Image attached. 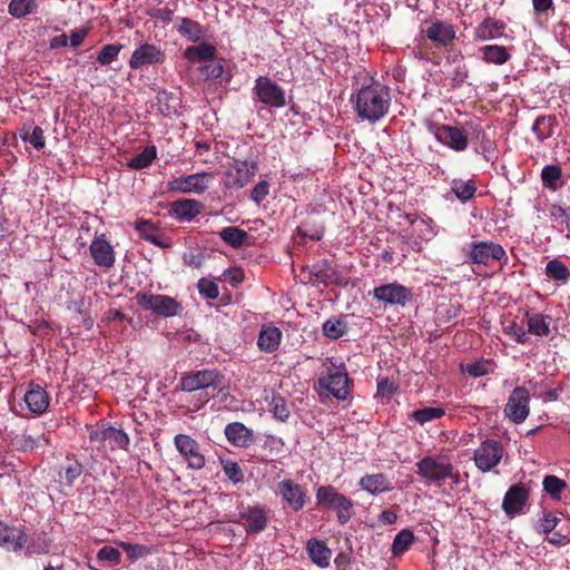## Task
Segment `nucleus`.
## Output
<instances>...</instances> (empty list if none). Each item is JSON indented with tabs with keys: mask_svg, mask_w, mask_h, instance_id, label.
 I'll use <instances>...</instances> for the list:
<instances>
[{
	"mask_svg": "<svg viewBox=\"0 0 570 570\" xmlns=\"http://www.w3.org/2000/svg\"><path fill=\"white\" fill-rule=\"evenodd\" d=\"M391 99L390 87L379 81H372L368 85H363L351 101L357 117L375 124L389 112Z\"/></svg>",
	"mask_w": 570,
	"mask_h": 570,
	"instance_id": "obj_1",
	"label": "nucleus"
},
{
	"mask_svg": "<svg viewBox=\"0 0 570 570\" xmlns=\"http://www.w3.org/2000/svg\"><path fill=\"white\" fill-rule=\"evenodd\" d=\"M415 472L426 485L441 487L450 480L460 483V472L454 468L450 456L444 454L425 455L415 463Z\"/></svg>",
	"mask_w": 570,
	"mask_h": 570,
	"instance_id": "obj_2",
	"label": "nucleus"
},
{
	"mask_svg": "<svg viewBox=\"0 0 570 570\" xmlns=\"http://www.w3.org/2000/svg\"><path fill=\"white\" fill-rule=\"evenodd\" d=\"M320 397L332 395L340 401H345L351 393L352 382L343 364L331 363L324 374L317 380Z\"/></svg>",
	"mask_w": 570,
	"mask_h": 570,
	"instance_id": "obj_3",
	"label": "nucleus"
},
{
	"mask_svg": "<svg viewBox=\"0 0 570 570\" xmlns=\"http://www.w3.org/2000/svg\"><path fill=\"white\" fill-rule=\"evenodd\" d=\"M315 499L318 507L335 511L341 524H346L354 514L353 501L333 485L320 487Z\"/></svg>",
	"mask_w": 570,
	"mask_h": 570,
	"instance_id": "obj_4",
	"label": "nucleus"
},
{
	"mask_svg": "<svg viewBox=\"0 0 570 570\" xmlns=\"http://www.w3.org/2000/svg\"><path fill=\"white\" fill-rule=\"evenodd\" d=\"M530 483L518 482L512 484L502 500V510L509 519L525 514L530 509Z\"/></svg>",
	"mask_w": 570,
	"mask_h": 570,
	"instance_id": "obj_5",
	"label": "nucleus"
},
{
	"mask_svg": "<svg viewBox=\"0 0 570 570\" xmlns=\"http://www.w3.org/2000/svg\"><path fill=\"white\" fill-rule=\"evenodd\" d=\"M138 305L145 311H151L161 317H173L183 311L181 304L174 297L153 293H138L136 295Z\"/></svg>",
	"mask_w": 570,
	"mask_h": 570,
	"instance_id": "obj_6",
	"label": "nucleus"
},
{
	"mask_svg": "<svg viewBox=\"0 0 570 570\" xmlns=\"http://www.w3.org/2000/svg\"><path fill=\"white\" fill-rule=\"evenodd\" d=\"M179 386L183 391L194 392L208 387L222 391L225 386V377L217 370H200L180 377Z\"/></svg>",
	"mask_w": 570,
	"mask_h": 570,
	"instance_id": "obj_7",
	"label": "nucleus"
},
{
	"mask_svg": "<svg viewBox=\"0 0 570 570\" xmlns=\"http://www.w3.org/2000/svg\"><path fill=\"white\" fill-rule=\"evenodd\" d=\"M504 454L505 449L501 441L487 439L474 450V464L481 472H490L500 464Z\"/></svg>",
	"mask_w": 570,
	"mask_h": 570,
	"instance_id": "obj_8",
	"label": "nucleus"
},
{
	"mask_svg": "<svg viewBox=\"0 0 570 570\" xmlns=\"http://www.w3.org/2000/svg\"><path fill=\"white\" fill-rule=\"evenodd\" d=\"M370 295L385 305L405 306L413 301L412 289L396 282L376 286Z\"/></svg>",
	"mask_w": 570,
	"mask_h": 570,
	"instance_id": "obj_9",
	"label": "nucleus"
},
{
	"mask_svg": "<svg viewBox=\"0 0 570 570\" xmlns=\"http://www.w3.org/2000/svg\"><path fill=\"white\" fill-rule=\"evenodd\" d=\"M253 91L258 100L266 106L281 108L286 105L284 89L268 77L259 76Z\"/></svg>",
	"mask_w": 570,
	"mask_h": 570,
	"instance_id": "obj_10",
	"label": "nucleus"
},
{
	"mask_svg": "<svg viewBox=\"0 0 570 570\" xmlns=\"http://www.w3.org/2000/svg\"><path fill=\"white\" fill-rule=\"evenodd\" d=\"M432 132L435 139L454 151H464L469 145V138L462 127L452 125H434Z\"/></svg>",
	"mask_w": 570,
	"mask_h": 570,
	"instance_id": "obj_11",
	"label": "nucleus"
},
{
	"mask_svg": "<svg viewBox=\"0 0 570 570\" xmlns=\"http://www.w3.org/2000/svg\"><path fill=\"white\" fill-rule=\"evenodd\" d=\"M174 445L189 469L200 470L205 466V455L200 452V445L195 439L187 434H177L174 438Z\"/></svg>",
	"mask_w": 570,
	"mask_h": 570,
	"instance_id": "obj_12",
	"label": "nucleus"
},
{
	"mask_svg": "<svg viewBox=\"0 0 570 570\" xmlns=\"http://www.w3.org/2000/svg\"><path fill=\"white\" fill-rule=\"evenodd\" d=\"M257 171L256 163L234 160L225 171L224 185L228 189H239L247 185Z\"/></svg>",
	"mask_w": 570,
	"mask_h": 570,
	"instance_id": "obj_13",
	"label": "nucleus"
},
{
	"mask_svg": "<svg viewBox=\"0 0 570 570\" xmlns=\"http://www.w3.org/2000/svg\"><path fill=\"white\" fill-rule=\"evenodd\" d=\"M529 403V391L522 386L515 387L504 406L505 416L515 424L524 422L530 412Z\"/></svg>",
	"mask_w": 570,
	"mask_h": 570,
	"instance_id": "obj_14",
	"label": "nucleus"
},
{
	"mask_svg": "<svg viewBox=\"0 0 570 570\" xmlns=\"http://www.w3.org/2000/svg\"><path fill=\"white\" fill-rule=\"evenodd\" d=\"M213 175L209 173H196L187 176H180L170 180L167 185L170 191L184 194H203L209 186Z\"/></svg>",
	"mask_w": 570,
	"mask_h": 570,
	"instance_id": "obj_15",
	"label": "nucleus"
},
{
	"mask_svg": "<svg viewBox=\"0 0 570 570\" xmlns=\"http://www.w3.org/2000/svg\"><path fill=\"white\" fill-rule=\"evenodd\" d=\"M468 258L473 264L490 265L491 261L507 259L504 248L494 242L472 243L468 252Z\"/></svg>",
	"mask_w": 570,
	"mask_h": 570,
	"instance_id": "obj_16",
	"label": "nucleus"
},
{
	"mask_svg": "<svg viewBox=\"0 0 570 570\" xmlns=\"http://www.w3.org/2000/svg\"><path fill=\"white\" fill-rule=\"evenodd\" d=\"M309 281L324 285L342 286L347 284L345 276L328 259H321L311 266Z\"/></svg>",
	"mask_w": 570,
	"mask_h": 570,
	"instance_id": "obj_17",
	"label": "nucleus"
},
{
	"mask_svg": "<svg viewBox=\"0 0 570 570\" xmlns=\"http://www.w3.org/2000/svg\"><path fill=\"white\" fill-rule=\"evenodd\" d=\"M422 35L436 48H445L454 41L456 31L452 23L442 20H434L422 30Z\"/></svg>",
	"mask_w": 570,
	"mask_h": 570,
	"instance_id": "obj_18",
	"label": "nucleus"
},
{
	"mask_svg": "<svg viewBox=\"0 0 570 570\" xmlns=\"http://www.w3.org/2000/svg\"><path fill=\"white\" fill-rule=\"evenodd\" d=\"M277 493L283 502L294 511L302 510L308 501L306 490L291 479L278 482Z\"/></svg>",
	"mask_w": 570,
	"mask_h": 570,
	"instance_id": "obj_19",
	"label": "nucleus"
},
{
	"mask_svg": "<svg viewBox=\"0 0 570 570\" xmlns=\"http://www.w3.org/2000/svg\"><path fill=\"white\" fill-rule=\"evenodd\" d=\"M164 61L165 52L159 47L144 43L134 50L128 63L131 69L138 70L145 66L159 65Z\"/></svg>",
	"mask_w": 570,
	"mask_h": 570,
	"instance_id": "obj_20",
	"label": "nucleus"
},
{
	"mask_svg": "<svg viewBox=\"0 0 570 570\" xmlns=\"http://www.w3.org/2000/svg\"><path fill=\"white\" fill-rule=\"evenodd\" d=\"M224 434L227 441L236 448L247 449L255 442L253 430L242 422L228 423L224 429Z\"/></svg>",
	"mask_w": 570,
	"mask_h": 570,
	"instance_id": "obj_21",
	"label": "nucleus"
},
{
	"mask_svg": "<svg viewBox=\"0 0 570 570\" xmlns=\"http://www.w3.org/2000/svg\"><path fill=\"white\" fill-rule=\"evenodd\" d=\"M23 400L28 410L36 415L46 413L50 403L47 391L41 385L35 383L29 384Z\"/></svg>",
	"mask_w": 570,
	"mask_h": 570,
	"instance_id": "obj_22",
	"label": "nucleus"
},
{
	"mask_svg": "<svg viewBox=\"0 0 570 570\" xmlns=\"http://www.w3.org/2000/svg\"><path fill=\"white\" fill-rule=\"evenodd\" d=\"M89 439L108 442L111 450L121 449L127 451L130 443L128 434L124 430L114 426L94 431Z\"/></svg>",
	"mask_w": 570,
	"mask_h": 570,
	"instance_id": "obj_23",
	"label": "nucleus"
},
{
	"mask_svg": "<svg viewBox=\"0 0 570 570\" xmlns=\"http://www.w3.org/2000/svg\"><path fill=\"white\" fill-rule=\"evenodd\" d=\"M204 209V205L196 199L183 198L170 204L169 214L178 222H190Z\"/></svg>",
	"mask_w": 570,
	"mask_h": 570,
	"instance_id": "obj_24",
	"label": "nucleus"
},
{
	"mask_svg": "<svg viewBox=\"0 0 570 570\" xmlns=\"http://www.w3.org/2000/svg\"><path fill=\"white\" fill-rule=\"evenodd\" d=\"M248 533L262 532L268 522L267 511L263 505L248 507L242 514Z\"/></svg>",
	"mask_w": 570,
	"mask_h": 570,
	"instance_id": "obj_25",
	"label": "nucleus"
},
{
	"mask_svg": "<svg viewBox=\"0 0 570 570\" xmlns=\"http://www.w3.org/2000/svg\"><path fill=\"white\" fill-rule=\"evenodd\" d=\"M135 228L140 238L151 243L160 248L169 246L168 238L161 233V230L149 219H138Z\"/></svg>",
	"mask_w": 570,
	"mask_h": 570,
	"instance_id": "obj_26",
	"label": "nucleus"
},
{
	"mask_svg": "<svg viewBox=\"0 0 570 570\" xmlns=\"http://www.w3.org/2000/svg\"><path fill=\"white\" fill-rule=\"evenodd\" d=\"M89 250L97 265L108 268L114 266L116 258L112 246L102 236L92 240Z\"/></svg>",
	"mask_w": 570,
	"mask_h": 570,
	"instance_id": "obj_27",
	"label": "nucleus"
},
{
	"mask_svg": "<svg viewBox=\"0 0 570 570\" xmlns=\"http://www.w3.org/2000/svg\"><path fill=\"white\" fill-rule=\"evenodd\" d=\"M507 24L492 17H487L474 30V39L479 41H488L502 37Z\"/></svg>",
	"mask_w": 570,
	"mask_h": 570,
	"instance_id": "obj_28",
	"label": "nucleus"
},
{
	"mask_svg": "<svg viewBox=\"0 0 570 570\" xmlns=\"http://www.w3.org/2000/svg\"><path fill=\"white\" fill-rule=\"evenodd\" d=\"M306 552L311 561L320 568H327L332 559V550L326 543L312 538L306 543Z\"/></svg>",
	"mask_w": 570,
	"mask_h": 570,
	"instance_id": "obj_29",
	"label": "nucleus"
},
{
	"mask_svg": "<svg viewBox=\"0 0 570 570\" xmlns=\"http://www.w3.org/2000/svg\"><path fill=\"white\" fill-rule=\"evenodd\" d=\"M358 487L372 495H379L392 490L390 480L383 473L365 474L360 479Z\"/></svg>",
	"mask_w": 570,
	"mask_h": 570,
	"instance_id": "obj_30",
	"label": "nucleus"
},
{
	"mask_svg": "<svg viewBox=\"0 0 570 570\" xmlns=\"http://www.w3.org/2000/svg\"><path fill=\"white\" fill-rule=\"evenodd\" d=\"M524 317L529 337L530 335L542 337L550 334V326L552 323V317L550 315L525 312Z\"/></svg>",
	"mask_w": 570,
	"mask_h": 570,
	"instance_id": "obj_31",
	"label": "nucleus"
},
{
	"mask_svg": "<svg viewBox=\"0 0 570 570\" xmlns=\"http://www.w3.org/2000/svg\"><path fill=\"white\" fill-rule=\"evenodd\" d=\"M26 541V534L21 530L0 522V547L17 551L24 546Z\"/></svg>",
	"mask_w": 570,
	"mask_h": 570,
	"instance_id": "obj_32",
	"label": "nucleus"
},
{
	"mask_svg": "<svg viewBox=\"0 0 570 570\" xmlns=\"http://www.w3.org/2000/svg\"><path fill=\"white\" fill-rule=\"evenodd\" d=\"M282 331L273 325H263L258 335L257 345L265 353H273L282 341Z\"/></svg>",
	"mask_w": 570,
	"mask_h": 570,
	"instance_id": "obj_33",
	"label": "nucleus"
},
{
	"mask_svg": "<svg viewBox=\"0 0 570 570\" xmlns=\"http://www.w3.org/2000/svg\"><path fill=\"white\" fill-rule=\"evenodd\" d=\"M557 126L558 119L556 115L539 116L533 122L532 131L537 139L542 142L553 136Z\"/></svg>",
	"mask_w": 570,
	"mask_h": 570,
	"instance_id": "obj_34",
	"label": "nucleus"
},
{
	"mask_svg": "<svg viewBox=\"0 0 570 570\" xmlns=\"http://www.w3.org/2000/svg\"><path fill=\"white\" fill-rule=\"evenodd\" d=\"M481 58L487 63L504 65L511 58L510 52L503 46L487 45L480 48Z\"/></svg>",
	"mask_w": 570,
	"mask_h": 570,
	"instance_id": "obj_35",
	"label": "nucleus"
},
{
	"mask_svg": "<svg viewBox=\"0 0 570 570\" xmlns=\"http://www.w3.org/2000/svg\"><path fill=\"white\" fill-rule=\"evenodd\" d=\"M462 312L459 303L443 302L435 309L436 320L440 324H454L458 322Z\"/></svg>",
	"mask_w": 570,
	"mask_h": 570,
	"instance_id": "obj_36",
	"label": "nucleus"
},
{
	"mask_svg": "<svg viewBox=\"0 0 570 570\" xmlns=\"http://www.w3.org/2000/svg\"><path fill=\"white\" fill-rule=\"evenodd\" d=\"M544 274L549 279L560 284H566L570 281V269L559 258H553L547 263Z\"/></svg>",
	"mask_w": 570,
	"mask_h": 570,
	"instance_id": "obj_37",
	"label": "nucleus"
},
{
	"mask_svg": "<svg viewBox=\"0 0 570 570\" xmlns=\"http://www.w3.org/2000/svg\"><path fill=\"white\" fill-rule=\"evenodd\" d=\"M215 55L216 48L207 42H202L198 46L187 47L184 51V57L191 63L214 59Z\"/></svg>",
	"mask_w": 570,
	"mask_h": 570,
	"instance_id": "obj_38",
	"label": "nucleus"
},
{
	"mask_svg": "<svg viewBox=\"0 0 570 570\" xmlns=\"http://www.w3.org/2000/svg\"><path fill=\"white\" fill-rule=\"evenodd\" d=\"M268 401V410L274 419L279 422H286L291 416V407L287 401L279 394L273 392Z\"/></svg>",
	"mask_w": 570,
	"mask_h": 570,
	"instance_id": "obj_39",
	"label": "nucleus"
},
{
	"mask_svg": "<svg viewBox=\"0 0 570 570\" xmlns=\"http://www.w3.org/2000/svg\"><path fill=\"white\" fill-rule=\"evenodd\" d=\"M179 26L177 28L178 32L186 37L190 41H199L206 37L205 29L195 20L189 18H179Z\"/></svg>",
	"mask_w": 570,
	"mask_h": 570,
	"instance_id": "obj_40",
	"label": "nucleus"
},
{
	"mask_svg": "<svg viewBox=\"0 0 570 570\" xmlns=\"http://www.w3.org/2000/svg\"><path fill=\"white\" fill-rule=\"evenodd\" d=\"M445 415V410L441 406H425L413 411L410 419L414 420L421 425L439 420Z\"/></svg>",
	"mask_w": 570,
	"mask_h": 570,
	"instance_id": "obj_41",
	"label": "nucleus"
},
{
	"mask_svg": "<svg viewBox=\"0 0 570 570\" xmlns=\"http://www.w3.org/2000/svg\"><path fill=\"white\" fill-rule=\"evenodd\" d=\"M219 237L233 248H239L248 237L246 230L240 229L236 226H228L223 228L219 233Z\"/></svg>",
	"mask_w": 570,
	"mask_h": 570,
	"instance_id": "obj_42",
	"label": "nucleus"
},
{
	"mask_svg": "<svg viewBox=\"0 0 570 570\" xmlns=\"http://www.w3.org/2000/svg\"><path fill=\"white\" fill-rule=\"evenodd\" d=\"M543 491L547 492L552 500L560 501L562 492L567 489L568 484L564 480L557 475H546L542 481Z\"/></svg>",
	"mask_w": 570,
	"mask_h": 570,
	"instance_id": "obj_43",
	"label": "nucleus"
},
{
	"mask_svg": "<svg viewBox=\"0 0 570 570\" xmlns=\"http://www.w3.org/2000/svg\"><path fill=\"white\" fill-rule=\"evenodd\" d=\"M451 190L462 202H468L474 197L476 185L474 180L453 179L451 183Z\"/></svg>",
	"mask_w": 570,
	"mask_h": 570,
	"instance_id": "obj_44",
	"label": "nucleus"
},
{
	"mask_svg": "<svg viewBox=\"0 0 570 570\" xmlns=\"http://www.w3.org/2000/svg\"><path fill=\"white\" fill-rule=\"evenodd\" d=\"M157 156V150L155 146L146 147L140 154L130 158L127 163V166L131 169H144L149 167Z\"/></svg>",
	"mask_w": 570,
	"mask_h": 570,
	"instance_id": "obj_45",
	"label": "nucleus"
},
{
	"mask_svg": "<svg viewBox=\"0 0 570 570\" xmlns=\"http://www.w3.org/2000/svg\"><path fill=\"white\" fill-rule=\"evenodd\" d=\"M36 9V0H11L8 7L9 13L16 19L24 18L33 13Z\"/></svg>",
	"mask_w": 570,
	"mask_h": 570,
	"instance_id": "obj_46",
	"label": "nucleus"
},
{
	"mask_svg": "<svg viewBox=\"0 0 570 570\" xmlns=\"http://www.w3.org/2000/svg\"><path fill=\"white\" fill-rule=\"evenodd\" d=\"M414 539H415L414 534L411 530L403 529L402 531H400L393 540L392 549H391L392 554L401 556L404 552H406L410 549V547L413 544Z\"/></svg>",
	"mask_w": 570,
	"mask_h": 570,
	"instance_id": "obj_47",
	"label": "nucleus"
},
{
	"mask_svg": "<svg viewBox=\"0 0 570 570\" xmlns=\"http://www.w3.org/2000/svg\"><path fill=\"white\" fill-rule=\"evenodd\" d=\"M461 371L479 377L492 371L491 358H475L472 363L461 364Z\"/></svg>",
	"mask_w": 570,
	"mask_h": 570,
	"instance_id": "obj_48",
	"label": "nucleus"
},
{
	"mask_svg": "<svg viewBox=\"0 0 570 570\" xmlns=\"http://www.w3.org/2000/svg\"><path fill=\"white\" fill-rule=\"evenodd\" d=\"M562 169L558 165H547L541 170L542 185L549 189L556 190L561 179Z\"/></svg>",
	"mask_w": 570,
	"mask_h": 570,
	"instance_id": "obj_49",
	"label": "nucleus"
},
{
	"mask_svg": "<svg viewBox=\"0 0 570 570\" xmlns=\"http://www.w3.org/2000/svg\"><path fill=\"white\" fill-rule=\"evenodd\" d=\"M347 331V323L344 317L330 318L323 324V333L330 338H338Z\"/></svg>",
	"mask_w": 570,
	"mask_h": 570,
	"instance_id": "obj_50",
	"label": "nucleus"
},
{
	"mask_svg": "<svg viewBox=\"0 0 570 570\" xmlns=\"http://www.w3.org/2000/svg\"><path fill=\"white\" fill-rule=\"evenodd\" d=\"M83 471L82 464L77 460H69L68 464L62 466L59 472V478L65 481L68 487H71L73 482L81 475Z\"/></svg>",
	"mask_w": 570,
	"mask_h": 570,
	"instance_id": "obj_51",
	"label": "nucleus"
},
{
	"mask_svg": "<svg viewBox=\"0 0 570 570\" xmlns=\"http://www.w3.org/2000/svg\"><path fill=\"white\" fill-rule=\"evenodd\" d=\"M117 546L127 553V557L131 562H136L137 560L150 553V549L144 544H134L126 541H119L117 542Z\"/></svg>",
	"mask_w": 570,
	"mask_h": 570,
	"instance_id": "obj_52",
	"label": "nucleus"
},
{
	"mask_svg": "<svg viewBox=\"0 0 570 570\" xmlns=\"http://www.w3.org/2000/svg\"><path fill=\"white\" fill-rule=\"evenodd\" d=\"M220 463L223 471L229 481L234 484H238L244 481V472L237 462L229 459H222Z\"/></svg>",
	"mask_w": 570,
	"mask_h": 570,
	"instance_id": "obj_53",
	"label": "nucleus"
},
{
	"mask_svg": "<svg viewBox=\"0 0 570 570\" xmlns=\"http://www.w3.org/2000/svg\"><path fill=\"white\" fill-rule=\"evenodd\" d=\"M560 521L561 520L552 512H543L542 517L539 519L535 525V530L539 533L549 534L557 529Z\"/></svg>",
	"mask_w": 570,
	"mask_h": 570,
	"instance_id": "obj_54",
	"label": "nucleus"
},
{
	"mask_svg": "<svg viewBox=\"0 0 570 570\" xmlns=\"http://www.w3.org/2000/svg\"><path fill=\"white\" fill-rule=\"evenodd\" d=\"M157 99L159 102V111L164 116L170 117L171 115L176 114V98L171 92L164 90L158 94Z\"/></svg>",
	"mask_w": 570,
	"mask_h": 570,
	"instance_id": "obj_55",
	"label": "nucleus"
},
{
	"mask_svg": "<svg viewBox=\"0 0 570 570\" xmlns=\"http://www.w3.org/2000/svg\"><path fill=\"white\" fill-rule=\"evenodd\" d=\"M121 49H122L121 45H117V43L106 45L100 49V51L97 56V61L104 66L109 65L114 60L117 59Z\"/></svg>",
	"mask_w": 570,
	"mask_h": 570,
	"instance_id": "obj_56",
	"label": "nucleus"
},
{
	"mask_svg": "<svg viewBox=\"0 0 570 570\" xmlns=\"http://www.w3.org/2000/svg\"><path fill=\"white\" fill-rule=\"evenodd\" d=\"M549 212H550V217L553 220L566 225V228H562L561 230L562 232L566 230L569 235L570 234V209L564 208L561 205L553 204V205H551Z\"/></svg>",
	"mask_w": 570,
	"mask_h": 570,
	"instance_id": "obj_57",
	"label": "nucleus"
},
{
	"mask_svg": "<svg viewBox=\"0 0 570 570\" xmlns=\"http://www.w3.org/2000/svg\"><path fill=\"white\" fill-rule=\"evenodd\" d=\"M200 73L205 79L217 80L224 75V66L219 61L210 59L206 65L200 68Z\"/></svg>",
	"mask_w": 570,
	"mask_h": 570,
	"instance_id": "obj_58",
	"label": "nucleus"
},
{
	"mask_svg": "<svg viewBox=\"0 0 570 570\" xmlns=\"http://www.w3.org/2000/svg\"><path fill=\"white\" fill-rule=\"evenodd\" d=\"M97 558L100 561H108L112 566H118L121 561V553L118 549L110 547V546H104L101 549L97 552Z\"/></svg>",
	"mask_w": 570,
	"mask_h": 570,
	"instance_id": "obj_59",
	"label": "nucleus"
},
{
	"mask_svg": "<svg viewBox=\"0 0 570 570\" xmlns=\"http://www.w3.org/2000/svg\"><path fill=\"white\" fill-rule=\"evenodd\" d=\"M198 291L208 299H215L219 295V289L213 281L200 278L197 284Z\"/></svg>",
	"mask_w": 570,
	"mask_h": 570,
	"instance_id": "obj_60",
	"label": "nucleus"
},
{
	"mask_svg": "<svg viewBox=\"0 0 570 570\" xmlns=\"http://www.w3.org/2000/svg\"><path fill=\"white\" fill-rule=\"evenodd\" d=\"M552 535L547 540L549 543L561 547L567 544L570 541V525L561 527L559 530L551 532Z\"/></svg>",
	"mask_w": 570,
	"mask_h": 570,
	"instance_id": "obj_61",
	"label": "nucleus"
},
{
	"mask_svg": "<svg viewBox=\"0 0 570 570\" xmlns=\"http://www.w3.org/2000/svg\"><path fill=\"white\" fill-rule=\"evenodd\" d=\"M505 331L509 335H511L518 343H528L530 337L528 336L527 330H524L523 325H520L515 322H512L505 327Z\"/></svg>",
	"mask_w": 570,
	"mask_h": 570,
	"instance_id": "obj_62",
	"label": "nucleus"
},
{
	"mask_svg": "<svg viewBox=\"0 0 570 570\" xmlns=\"http://www.w3.org/2000/svg\"><path fill=\"white\" fill-rule=\"evenodd\" d=\"M28 142L37 150H41L46 146L45 131L41 127L35 126L31 130Z\"/></svg>",
	"mask_w": 570,
	"mask_h": 570,
	"instance_id": "obj_63",
	"label": "nucleus"
},
{
	"mask_svg": "<svg viewBox=\"0 0 570 570\" xmlns=\"http://www.w3.org/2000/svg\"><path fill=\"white\" fill-rule=\"evenodd\" d=\"M268 191V183L265 180L259 181L252 190V200H254L256 204H261L267 197Z\"/></svg>",
	"mask_w": 570,
	"mask_h": 570,
	"instance_id": "obj_64",
	"label": "nucleus"
}]
</instances>
